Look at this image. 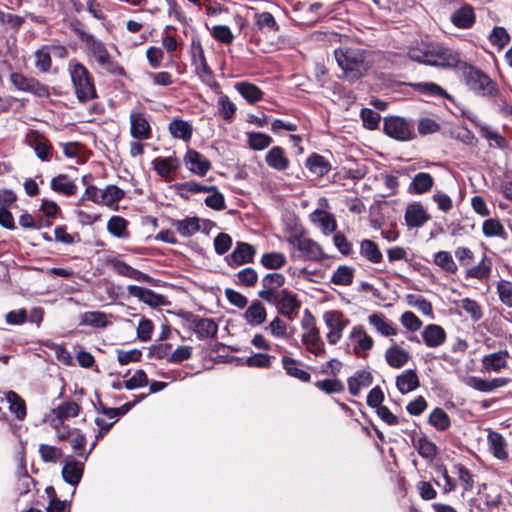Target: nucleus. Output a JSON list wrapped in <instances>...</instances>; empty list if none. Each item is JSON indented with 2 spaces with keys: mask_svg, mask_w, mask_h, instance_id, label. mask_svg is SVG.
I'll use <instances>...</instances> for the list:
<instances>
[{
  "mask_svg": "<svg viewBox=\"0 0 512 512\" xmlns=\"http://www.w3.org/2000/svg\"><path fill=\"white\" fill-rule=\"evenodd\" d=\"M108 263L111 265L112 269L119 275L140 281V282H146V283H152L153 278L150 277L148 274H145L124 261H121L119 259L113 258L108 261Z\"/></svg>",
  "mask_w": 512,
  "mask_h": 512,
  "instance_id": "obj_14",
  "label": "nucleus"
},
{
  "mask_svg": "<svg viewBox=\"0 0 512 512\" xmlns=\"http://www.w3.org/2000/svg\"><path fill=\"white\" fill-rule=\"evenodd\" d=\"M433 184V177L429 173L419 172L413 177L409 185V191L414 194H423L428 192Z\"/></svg>",
  "mask_w": 512,
  "mask_h": 512,
  "instance_id": "obj_32",
  "label": "nucleus"
},
{
  "mask_svg": "<svg viewBox=\"0 0 512 512\" xmlns=\"http://www.w3.org/2000/svg\"><path fill=\"white\" fill-rule=\"evenodd\" d=\"M405 222L408 227H420L428 220H430V216L425 212L423 206L414 202L409 204L405 210Z\"/></svg>",
  "mask_w": 512,
  "mask_h": 512,
  "instance_id": "obj_18",
  "label": "nucleus"
},
{
  "mask_svg": "<svg viewBox=\"0 0 512 512\" xmlns=\"http://www.w3.org/2000/svg\"><path fill=\"white\" fill-rule=\"evenodd\" d=\"M475 12L471 5L464 4L456 11H454L450 17L452 24L460 29H469L475 23Z\"/></svg>",
  "mask_w": 512,
  "mask_h": 512,
  "instance_id": "obj_16",
  "label": "nucleus"
},
{
  "mask_svg": "<svg viewBox=\"0 0 512 512\" xmlns=\"http://www.w3.org/2000/svg\"><path fill=\"white\" fill-rule=\"evenodd\" d=\"M385 359L392 368L403 367L410 359L409 352L397 344H393L385 352Z\"/></svg>",
  "mask_w": 512,
  "mask_h": 512,
  "instance_id": "obj_25",
  "label": "nucleus"
},
{
  "mask_svg": "<svg viewBox=\"0 0 512 512\" xmlns=\"http://www.w3.org/2000/svg\"><path fill=\"white\" fill-rule=\"evenodd\" d=\"M288 242L297 248L299 257L303 260L318 261L323 257L320 245L310 238L293 235L289 237Z\"/></svg>",
  "mask_w": 512,
  "mask_h": 512,
  "instance_id": "obj_6",
  "label": "nucleus"
},
{
  "mask_svg": "<svg viewBox=\"0 0 512 512\" xmlns=\"http://www.w3.org/2000/svg\"><path fill=\"white\" fill-rule=\"evenodd\" d=\"M463 79L470 90L476 94L492 97L497 94V85L476 66H464Z\"/></svg>",
  "mask_w": 512,
  "mask_h": 512,
  "instance_id": "obj_2",
  "label": "nucleus"
},
{
  "mask_svg": "<svg viewBox=\"0 0 512 512\" xmlns=\"http://www.w3.org/2000/svg\"><path fill=\"white\" fill-rule=\"evenodd\" d=\"M84 473V462L77 460L73 455H68L64 459V465L62 468L63 480L71 485L77 486Z\"/></svg>",
  "mask_w": 512,
  "mask_h": 512,
  "instance_id": "obj_10",
  "label": "nucleus"
},
{
  "mask_svg": "<svg viewBox=\"0 0 512 512\" xmlns=\"http://www.w3.org/2000/svg\"><path fill=\"white\" fill-rule=\"evenodd\" d=\"M100 204L111 206L124 197V191L115 185H108L104 190H99Z\"/></svg>",
  "mask_w": 512,
  "mask_h": 512,
  "instance_id": "obj_42",
  "label": "nucleus"
},
{
  "mask_svg": "<svg viewBox=\"0 0 512 512\" xmlns=\"http://www.w3.org/2000/svg\"><path fill=\"white\" fill-rule=\"evenodd\" d=\"M129 295L138 298L140 301L151 307H159L166 305L167 301L163 295L137 285H129L127 287Z\"/></svg>",
  "mask_w": 512,
  "mask_h": 512,
  "instance_id": "obj_13",
  "label": "nucleus"
},
{
  "mask_svg": "<svg viewBox=\"0 0 512 512\" xmlns=\"http://www.w3.org/2000/svg\"><path fill=\"white\" fill-rule=\"evenodd\" d=\"M434 263L448 273H455L457 265L452 255L447 251H439L434 256Z\"/></svg>",
  "mask_w": 512,
  "mask_h": 512,
  "instance_id": "obj_54",
  "label": "nucleus"
},
{
  "mask_svg": "<svg viewBox=\"0 0 512 512\" xmlns=\"http://www.w3.org/2000/svg\"><path fill=\"white\" fill-rule=\"evenodd\" d=\"M50 187L54 192L68 197L77 193V185L66 174H59L53 177Z\"/></svg>",
  "mask_w": 512,
  "mask_h": 512,
  "instance_id": "obj_24",
  "label": "nucleus"
},
{
  "mask_svg": "<svg viewBox=\"0 0 512 512\" xmlns=\"http://www.w3.org/2000/svg\"><path fill=\"white\" fill-rule=\"evenodd\" d=\"M428 422L438 431H444L448 429L451 424L448 414L441 408H435L430 413Z\"/></svg>",
  "mask_w": 512,
  "mask_h": 512,
  "instance_id": "obj_48",
  "label": "nucleus"
},
{
  "mask_svg": "<svg viewBox=\"0 0 512 512\" xmlns=\"http://www.w3.org/2000/svg\"><path fill=\"white\" fill-rule=\"evenodd\" d=\"M499 300L507 307H512V282L500 280L496 286Z\"/></svg>",
  "mask_w": 512,
  "mask_h": 512,
  "instance_id": "obj_61",
  "label": "nucleus"
},
{
  "mask_svg": "<svg viewBox=\"0 0 512 512\" xmlns=\"http://www.w3.org/2000/svg\"><path fill=\"white\" fill-rule=\"evenodd\" d=\"M10 79L18 90L33 93L37 96H44L48 93L47 88L33 78H27L19 73H12Z\"/></svg>",
  "mask_w": 512,
  "mask_h": 512,
  "instance_id": "obj_12",
  "label": "nucleus"
},
{
  "mask_svg": "<svg viewBox=\"0 0 512 512\" xmlns=\"http://www.w3.org/2000/svg\"><path fill=\"white\" fill-rule=\"evenodd\" d=\"M360 255L373 264H378L383 260V255L378 245L369 239L361 241Z\"/></svg>",
  "mask_w": 512,
  "mask_h": 512,
  "instance_id": "obj_33",
  "label": "nucleus"
},
{
  "mask_svg": "<svg viewBox=\"0 0 512 512\" xmlns=\"http://www.w3.org/2000/svg\"><path fill=\"white\" fill-rule=\"evenodd\" d=\"M340 74H337L339 78L345 79L349 82H355L364 75L365 69L363 66H339Z\"/></svg>",
  "mask_w": 512,
  "mask_h": 512,
  "instance_id": "obj_62",
  "label": "nucleus"
},
{
  "mask_svg": "<svg viewBox=\"0 0 512 512\" xmlns=\"http://www.w3.org/2000/svg\"><path fill=\"white\" fill-rule=\"evenodd\" d=\"M6 399L9 403V410L15 414L18 420H23L26 417V405L24 400L14 391H9L6 394Z\"/></svg>",
  "mask_w": 512,
  "mask_h": 512,
  "instance_id": "obj_43",
  "label": "nucleus"
},
{
  "mask_svg": "<svg viewBox=\"0 0 512 512\" xmlns=\"http://www.w3.org/2000/svg\"><path fill=\"white\" fill-rule=\"evenodd\" d=\"M274 356L268 354L257 353L245 359V365L249 367L267 368L270 367Z\"/></svg>",
  "mask_w": 512,
  "mask_h": 512,
  "instance_id": "obj_64",
  "label": "nucleus"
},
{
  "mask_svg": "<svg viewBox=\"0 0 512 512\" xmlns=\"http://www.w3.org/2000/svg\"><path fill=\"white\" fill-rule=\"evenodd\" d=\"M255 249L246 242H237L234 251L225 257V261L231 267L252 263Z\"/></svg>",
  "mask_w": 512,
  "mask_h": 512,
  "instance_id": "obj_11",
  "label": "nucleus"
},
{
  "mask_svg": "<svg viewBox=\"0 0 512 512\" xmlns=\"http://www.w3.org/2000/svg\"><path fill=\"white\" fill-rule=\"evenodd\" d=\"M315 386L327 394L340 393L344 390L343 383L338 379H324L317 381Z\"/></svg>",
  "mask_w": 512,
  "mask_h": 512,
  "instance_id": "obj_63",
  "label": "nucleus"
},
{
  "mask_svg": "<svg viewBox=\"0 0 512 512\" xmlns=\"http://www.w3.org/2000/svg\"><path fill=\"white\" fill-rule=\"evenodd\" d=\"M183 161L191 173L200 177L205 176L211 169V162L200 152L192 148H188Z\"/></svg>",
  "mask_w": 512,
  "mask_h": 512,
  "instance_id": "obj_8",
  "label": "nucleus"
},
{
  "mask_svg": "<svg viewBox=\"0 0 512 512\" xmlns=\"http://www.w3.org/2000/svg\"><path fill=\"white\" fill-rule=\"evenodd\" d=\"M168 129L174 138H179L184 141H189L193 133L192 126L187 121L180 119L173 120L169 124Z\"/></svg>",
  "mask_w": 512,
  "mask_h": 512,
  "instance_id": "obj_39",
  "label": "nucleus"
},
{
  "mask_svg": "<svg viewBox=\"0 0 512 512\" xmlns=\"http://www.w3.org/2000/svg\"><path fill=\"white\" fill-rule=\"evenodd\" d=\"M337 64H369L371 54L358 48H339L334 51Z\"/></svg>",
  "mask_w": 512,
  "mask_h": 512,
  "instance_id": "obj_9",
  "label": "nucleus"
},
{
  "mask_svg": "<svg viewBox=\"0 0 512 512\" xmlns=\"http://www.w3.org/2000/svg\"><path fill=\"white\" fill-rule=\"evenodd\" d=\"M408 85L424 96L441 97L453 101V97L434 82H411Z\"/></svg>",
  "mask_w": 512,
  "mask_h": 512,
  "instance_id": "obj_21",
  "label": "nucleus"
},
{
  "mask_svg": "<svg viewBox=\"0 0 512 512\" xmlns=\"http://www.w3.org/2000/svg\"><path fill=\"white\" fill-rule=\"evenodd\" d=\"M487 440L489 444V450L494 457H496L499 460L508 459V453L506 451V441L500 433L490 431L487 436Z\"/></svg>",
  "mask_w": 512,
  "mask_h": 512,
  "instance_id": "obj_28",
  "label": "nucleus"
},
{
  "mask_svg": "<svg viewBox=\"0 0 512 512\" xmlns=\"http://www.w3.org/2000/svg\"><path fill=\"white\" fill-rule=\"evenodd\" d=\"M39 454L46 463H56L63 455L61 448L47 444L39 445Z\"/></svg>",
  "mask_w": 512,
  "mask_h": 512,
  "instance_id": "obj_57",
  "label": "nucleus"
},
{
  "mask_svg": "<svg viewBox=\"0 0 512 512\" xmlns=\"http://www.w3.org/2000/svg\"><path fill=\"white\" fill-rule=\"evenodd\" d=\"M354 268L346 265L339 266L331 277V282L335 285L348 286L353 282Z\"/></svg>",
  "mask_w": 512,
  "mask_h": 512,
  "instance_id": "obj_46",
  "label": "nucleus"
},
{
  "mask_svg": "<svg viewBox=\"0 0 512 512\" xmlns=\"http://www.w3.org/2000/svg\"><path fill=\"white\" fill-rule=\"evenodd\" d=\"M184 319L199 339L213 338L217 335L218 326L212 319L203 318L191 312H186Z\"/></svg>",
  "mask_w": 512,
  "mask_h": 512,
  "instance_id": "obj_5",
  "label": "nucleus"
},
{
  "mask_svg": "<svg viewBox=\"0 0 512 512\" xmlns=\"http://www.w3.org/2000/svg\"><path fill=\"white\" fill-rule=\"evenodd\" d=\"M70 76L80 102L84 103L97 97L93 78L85 66H72Z\"/></svg>",
  "mask_w": 512,
  "mask_h": 512,
  "instance_id": "obj_3",
  "label": "nucleus"
},
{
  "mask_svg": "<svg viewBox=\"0 0 512 512\" xmlns=\"http://www.w3.org/2000/svg\"><path fill=\"white\" fill-rule=\"evenodd\" d=\"M323 319L329 331H343L349 323L343 319L341 312L334 310L325 312Z\"/></svg>",
  "mask_w": 512,
  "mask_h": 512,
  "instance_id": "obj_44",
  "label": "nucleus"
},
{
  "mask_svg": "<svg viewBox=\"0 0 512 512\" xmlns=\"http://www.w3.org/2000/svg\"><path fill=\"white\" fill-rule=\"evenodd\" d=\"M482 231L486 237H500L502 239H507L508 237L504 226L495 218L485 220L482 226Z\"/></svg>",
  "mask_w": 512,
  "mask_h": 512,
  "instance_id": "obj_47",
  "label": "nucleus"
},
{
  "mask_svg": "<svg viewBox=\"0 0 512 512\" xmlns=\"http://www.w3.org/2000/svg\"><path fill=\"white\" fill-rule=\"evenodd\" d=\"M363 126L368 130H375L378 128L381 116L370 108H363L360 113Z\"/></svg>",
  "mask_w": 512,
  "mask_h": 512,
  "instance_id": "obj_59",
  "label": "nucleus"
},
{
  "mask_svg": "<svg viewBox=\"0 0 512 512\" xmlns=\"http://www.w3.org/2000/svg\"><path fill=\"white\" fill-rule=\"evenodd\" d=\"M302 342L306 345L307 350L316 356L325 353L324 342L320 337L319 330L304 332L302 335Z\"/></svg>",
  "mask_w": 512,
  "mask_h": 512,
  "instance_id": "obj_31",
  "label": "nucleus"
},
{
  "mask_svg": "<svg viewBox=\"0 0 512 512\" xmlns=\"http://www.w3.org/2000/svg\"><path fill=\"white\" fill-rule=\"evenodd\" d=\"M421 336L425 345L430 348H436L443 345L447 338L445 330L437 324L427 325L422 331Z\"/></svg>",
  "mask_w": 512,
  "mask_h": 512,
  "instance_id": "obj_17",
  "label": "nucleus"
},
{
  "mask_svg": "<svg viewBox=\"0 0 512 512\" xmlns=\"http://www.w3.org/2000/svg\"><path fill=\"white\" fill-rule=\"evenodd\" d=\"M491 269L492 260L487 258L486 255H484L481 262L478 265L473 266L466 271V277L483 280L490 276Z\"/></svg>",
  "mask_w": 512,
  "mask_h": 512,
  "instance_id": "obj_41",
  "label": "nucleus"
},
{
  "mask_svg": "<svg viewBox=\"0 0 512 512\" xmlns=\"http://www.w3.org/2000/svg\"><path fill=\"white\" fill-rule=\"evenodd\" d=\"M241 96L250 103H255L262 99L261 90L254 84L248 82H238L235 85Z\"/></svg>",
  "mask_w": 512,
  "mask_h": 512,
  "instance_id": "obj_45",
  "label": "nucleus"
},
{
  "mask_svg": "<svg viewBox=\"0 0 512 512\" xmlns=\"http://www.w3.org/2000/svg\"><path fill=\"white\" fill-rule=\"evenodd\" d=\"M130 134L137 140H148L152 137V129L148 118L140 110L133 109L129 115Z\"/></svg>",
  "mask_w": 512,
  "mask_h": 512,
  "instance_id": "obj_7",
  "label": "nucleus"
},
{
  "mask_svg": "<svg viewBox=\"0 0 512 512\" xmlns=\"http://www.w3.org/2000/svg\"><path fill=\"white\" fill-rule=\"evenodd\" d=\"M310 220L319 226L325 235L333 233L337 228L334 215L323 210H315L311 213Z\"/></svg>",
  "mask_w": 512,
  "mask_h": 512,
  "instance_id": "obj_22",
  "label": "nucleus"
},
{
  "mask_svg": "<svg viewBox=\"0 0 512 512\" xmlns=\"http://www.w3.org/2000/svg\"><path fill=\"white\" fill-rule=\"evenodd\" d=\"M266 164L277 171H284L289 168L290 161L285 154V151L280 146L272 147L265 156Z\"/></svg>",
  "mask_w": 512,
  "mask_h": 512,
  "instance_id": "obj_20",
  "label": "nucleus"
},
{
  "mask_svg": "<svg viewBox=\"0 0 512 512\" xmlns=\"http://www.w3.org/2000/svg\"><path fill=\"white\" fill-rule=\"evenodd\" d=\"M306 168L318 177H323L331 170L330 163L321 155L313 153L305 163Z\"/></svg>",
  "mask_w": 512,
  "mask_h": 512,
  "instance_id": "obj_30",
  "label": "nucleus"
},
{
  "mask_svg": "<svg viewBox=\"0 0 512 512\" xmlns=\"http://www.w3.org/2000/svg\"><path fill=\"white\" fill-rule=\"evenodd\" d=\"M298 361L294 358L283 356L282 358V365L284 370L286 371L287 375L297 378L301 380L302 382H309L311 379V376L308 372L300 369L297 367Z\"/></svg>",
  "mask_w": 512,
  "mask_h": 512,
  "instance_id": "obj_38",
  "label": "nucleus"
},
{
  "mask_svg": "<svg viewBox=\"0 0 512 512\" xmlns=\"http://www.w3.org/2000/svg\"><path fill=\"white\" fill-rule=\"evenodd\" d=\"M509 352L507 350H500L491 354L483 356L482 371L484 372H500L502 369L508 367Z\"/></svg>",
  "mask_w": 512,
  "mask_h": 512,
  "instance_id": "obj_15",
  "label": "nucleus"
},
{
  "mask_svg": "<svg viewBox=\"0 0 512 512\" xmlns=\"http://www.w3.org/2000/svg\"><path fill=\"white\" fill-rule=\"evenodd\" d=\"M173 226L183 237H190L200 230L199 218L197 217H187L182 220H176Z\"/></svg>",
  "mask_w": 512,
  "mask_h": 512,
  "instance_id": "obj_34",
  "label": "nucleus"
},
{
  "mask_svg": "<svg viewBox=\"0 0 512 512\" xmlns=\"http://www.w3.org/2000/svg\"><path fill=\"white\" fill-rule=\"evenodd\" d=\"M384 133L397 141H410L416 138L414 124L400 116H388L383 120Z\"/></svg>",
  "mask_w": 512,
  "mask_h": 512,
  "instance_id": "obj_4",
  "label": "nucleus"
},
{
  "mask_svg": "<svg viewBox=\"0 0 512 512\" xmlns=\"http://www.w3.org/2000/svg\"><path fill=\"white\" fill-rule=\"evenodd\" d=\"M396 386L401 394H407L419 387V378L413 369L404 371L396 378Z\"/></svg>",
  "mask_w": 512,
  "mask_h": 512,
  "instance_id": "obj_27",
  "label": "nucleus"
},
{
  "mask_svg": "<svg viewBox=\"0 0 512 512\" xmlns=\"http://www.w3.org/2000/svg\"><path fill=\"white\" fill-rule=\"evenodd\" d=\"M255 25L259 30L277 31L279 29L274 16L270 12L255 14Z\"/></svg>",
  "mask_w": 512,
  "mask_h": 512,
  "instance_id": "obj_56",
  "label": "nucleus"
},
{
  "mask_svg": "<svg viewBox=\"0 0 512 512\" xmlns=\"http://www.w3.org/2000/svg\"><path fill=\"white\" fill-rule=\"evenodd\" d=\"M412 444L417 449L419 455L427 460H433L437 455V446L425 436L415 439L412 438Z\"/></svg>",
  "mask_w": 512,
  "mask_h": 512,
  "instance_id": "obj_40",
  "label": "nucleus"
},
{
  "mask_svg": "<svg viewBox=\"0 0 512 512\" xmlns=\"http://www.w3.org/2000/svg\"><path fill=\"white\" fill-rule=\"evenodd\" d=\"M300 308V302L295 294L287 290H281V298L278 301L277 310L289 320L293 319V313Z\"/></svg>",
  "mask_w": 512,
  "mask_h": 512,
  "instance_id": "obj_19",
  "label": "nucleus"
},
{
  "mask_svg": "<svg viewBox=\"0 0 512 512\" xmlns=\"http://www.w3.org/2000/svg\"><path fill=\"white\" fill-rule=\"evenodd\" d=\"M266 317V309L259 300H253L244 313V318L250 326L263 324Z\"/></svg>",
  "mask_w": 512,
  "mask_h": 512,
  "instance_id": "obj_23",
  "label": "nucleus"
},
{
  "mask_svg": "<svg viewBox=\"0 0 512 512\" xmlns=\"http://www.w3.org/2000/svg\"><path fill=\"white\" fill-rule=\"evenodd\" d=\"M350 339L357 343V346L355 347V353H357V348L368 351L373 347V339L367 335L363 326L361 325H357L352 328Z\"/></svg>",
  "mask_w": 512,
  "mask_h": 512,
  "instance_id": "obj_36",
  "label": "nucleus"
},
{
  "mask_svg": "<svg viewBox=\"0 0 512 512\" xmlns=\"http://www.w3.org/2000/svg\"><path fill=\"white\" fill-rule=\"evenodd\" d=\"M153 166L160 177L167 178L180 167V161L175 156L158 157L153 160Z\"/></svg>",
  "mask_w": 512,
  "mask_h": 512,
  "instance_id": "obj_29",
  "label": "nucleus"
},
{
  "mask_svg": "<svg viewBox=\"0 0 512 512\" xmlns=\"http://www.w3.org/2000/svg\"><path fill=\"white\" fill-rule=\"evenodd\" d=\"M81 324L96 328H105L108 325L107 315L100 311H88L82 315Z\"/></svg>",
  "mask_w": 512,
  "mask_h": 512,
  "instance_id": "obj_49",
  "label": "nucleus"
},
{
  "mask_svg": "<svg viewBox=\"0 0 512 512\" xmlns=\"http://www.w3.org/2000/svg\"><path fill=\"white\" fill-rule=\"evenodd\" d=\"M412 61L420 64H466L458 52L439 43H424L413 47L408 52Z\"/></svg>",
  "mask_w": 512,
  "mask_h": 512,
  "instance_id": "obj_1",
  "label": "nucleus"
},
{
  "mask_svg": "<svg viewBox=\"0 0 512 512\" xmlns=\"http://www.w3.org/2000/svg\"><path fill=\"white\" fill-rule=\"evenodd\" d=\"M461 307L462 309L470 315L471 319L474 322L479 321L482 316V308L479 305V303L471 298H464L461 300Z\"/></svg>",
  "mask_w": 512,
  "mask_h": 512,
  "instance_id": "obj_60",
  "label": "nucleus"
},
{
  "mask_svg": "<svg viewBox=\"0 0 512 512\" xmlns=\"http://www.w3.org/2000/svg\"><path fill=\"white\" fill-rule=\"evenodd\" d=\"M218 113L223 119L231 121L236 112V106L232 103L228 96L221 95L218 99Z\"/></svg>",
  "mask_w": 512,
  "mask_h": 512,
  "instance_id": "obj_58",
  "label": "nucleus"
},
{
  "mask_svg": "<svg viewBox=\"0 0 512 512\" xmlns=\"http://www.w3.org/2000/svg\"><path fill=\"white\" fill-rule=\"evenodd\" d=\"M36 485V481L28 474L25 459L22 458L18 467L17 488L20 495H25Z\"/></svg>",
  "mask_w": 512,
  "mask_h": 512,
  "instance_id": "obj_35",
  "label": "nucleus"
},
{
  "mask_svg": "<svg viewBox=\"0 0 512 512\" xmlns=\"http://www.w3.org/2000/svg\"><path fill=\"white\" fill-rule=\"evenodd\" d=\"M260 263L267 269L277 270L286 264V257L280 252H270L262 255Z\"/></svg>",
  "mask_w": 512,
  "mask_h": 512,
  "instance_id": "obj_50",
  "label": "nucleus"
},
{
  "mask_svg": "<svg viewBox=\"0 0 512 512\" xmlns=\"http://www.w3.org/2000/svg\"><path fill=\"white\" fill-rule=\"evenodd\" d=\"M107 230L117 238H126L127 221L120 216H112L107 223Z\"/></svg>",
  "mask_w": 512,
  "mask_h": 512,
  "instance_id": "obj_51",
  "label": "nucleus"
},
{
  "mask_svg": "<svg viewBox=\"0 0 512 512\" xmlns=\"http://www.w3.org/2000/svg\"><path fill=\"white\" fill-rule=\"evenodd\" d=\"M30 146L34 149L37 157L42 161L50 160V145L48 140L40 135L38 132L33 131L28 138Z\"/></svg>",
  "mask_w": 512,
  "mask_h": 512,
  "instance_id": "obj_26",
  "label": "nucleus"
},
{
  "mask_svg": "<svg viewBox=\"0 0 512 512\" xmlns=\"http://www.w3.org/2000/svg\"><path fill=\"white\" fill-rule=\"evenodd\" d=\"M408 305L417 308L422 314L433 317L432 304L423 296L418 294H408L406 296Z\"/></svg>",
  "mask_w": 512,
  "mask_h": 512,
  "instance_id": "obj_52",
  "label": "nucleus"
},
{
  "mask_svg": "<svg viewBox=\"0 0 512 512\" xmlns=\"http://www.w3.org/2000/svg\"><path fill=\"white\" fill-rule=\"evenodd\" d=\"M79 410V405L76 402L69 401L60 404L53 410V413L58 419L64 420L69 417H76Z\"/></svg>",
  "mask_w": 512,
  "mask_h": 512,
  "instance_id": "obj_55",
  "label": "nucleus"
},
{
  "mask_svg": "<svg viewBox=\"0 0 512 512\" xmlns=\"http://www.w3.org/2000/svg\"><path fill=\"white\" fill-rule=\"evenodd\" d=\"M368 322L383 336L396 335L397 331L392 324L386 321L385 316L381 313H373L368 316Z\"/></svg>",
  "mask_w": 512,
  "mask_h": 512,
  "instance_id": "obj_37",
  "label": "nucleus"
},
{
  "mask_svg": "<svg viewBox=\"0 0 512 512\" xmlns=\"http://www.w3.org/2000/svg\"><path fill=\"white\" fill-rule=\"evenodd\" d=\"M247 136L250 148L255 151L263 150L273 142V139L269 135L261 132H250L247 133Z\"/></svg>",
  "mask_w": 512,
  "mask_h": 512,
  "instance_id": "obj_53",
  "label": "nucleus"
}]
</instances>
